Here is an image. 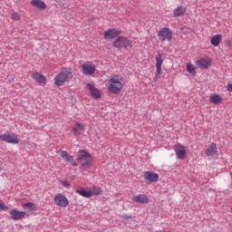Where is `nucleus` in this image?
Listing matches in <instances>:
<instances>
[{
  "mask_svg": "<svg viewBox=\"0 0 232 232\" xmlns=\"http://www.w3.org/2000/svg\"><path fill=\"white\" fill-rule=\"evenodd\" d=\"M0 140H2V142H7V144H19V138L17 134L14 132H6L0 135Z\"/></svg>",
  "mask_w": 232,
  "mask_h": 232,
  "instance_id": "7",
  "label": "nucleus"
},
{
  "mask_svg": "<svg viewBox=\"0 0 232 232\" xmlns=\"http://www.w3.org/2000/svg\"><path fill=\"white\" fill-rule=\"evenodd\" d=\"M187 72L190 73V75H195L197 73V67L192 63H188L186 64Z\"/></svg>",
  "mask_w": 232,
  "mask_h": 232,
  "instance_id": "28",
  "label": "nucleus"
},
{
  "mask_svg": "<svg viewBox=\"0 0 232 232\" xmlns=\"http://www.w3.org/2000/svg\"><path fill=\"white\" fill-rule=\"evenodd\" d=\"M77 157L81 164L80 169H82V168L90 169L93 166V157H92V154H89L88 151L80 150Z\"/></svg>",
  "mask_w": 232,
  "mask_h": 232,
  "instance_id": "3",
  "label": "nucleus"
},
{
  "mask_svg": "<svg viewBox=\"0 0 232 232\" xmlns=\"http://www.w3.org/2000/svg\"><path fill=\"white\" fill-rule=\"evenodd\" d=\"M144 180L145 182H159V174L153 171H145L144 172Z\"/></svg>",
  "mask_w": 232,
  "mask_h": 232,
  "instance_id": "17",
  "label": "nucleus"
},
{
  "mask_svg": "<svg viewBox=\"0 0 232 232\" xmlns=\"http://www.w3.org/2000/svg\"><path fill=\"white\" fill-rule=\"evenodd\" d=\"M72 134L75 137H79L83 133V131H86V125L82 124V122L75 121L72 129Z\"/></svg>",
  "mask_w": 232,
  "mask_h": 232,
  "instance_id": "13",
  "label": "nucleus"
},
{
  "mask_svg": "<svg viewBox=\"0 0 232 232\" xmlns=\"http://www.w3.org/2000/svg\"><path fill=\"white\" fill-rule=\"evenodd\" d=\"M87 90L89 91V93L91 95V97H92V99H96L99 100L101 99V90H99L98 88L95 87V83H93V82H91L89 83H87Z\"/></svg>",
  "mask_w": 232,
  "mask_h": 232,
  "instance_id": "10",
  "label": "nucleus"
},
{
  "mask_svg": "<svg viewBox=\"0 0 232 232\" xmlns=\"http://www.w3.org/2000/svg\"><path fill=\"white\" fill-rule=\"evenodd\" d=\"M122 77L116 75L109 80L107 90L111 93H114L117 95V93H121L122 88H124V84H122Z\"/></svg>",
  "mask_w": 232,
  "mask_h": 232,
  "instance_id": "2",
  "label": "nucleus"
},
{
  "mask_svg": "<svg viewBox=\"0 0 232 232\" xmlns=\"http://www.w3.org/2000/svg\"><path fill=\"white\" fill-rule=\"evenodd\" d=\"M31 5L39 10H46V3L43 0H32Z\"/></svg>",
  "mask_w": 232,
  "mask_h": 232,
  "instance_id": "22",
  "label": "nucleus"
},
{
  "mask_svg": "<svg viewBox=\"0 0 232 232\" xmlns=\"http://www.w3.org/2000/svg\"><path fill=\"white\" fill-rule=\"evenodd\" d=\"M53 202L58 208H68V206H70L68 198L63 193L56 194L53 198Z\"/></svg>",
  "mask_w": 232,
  "mask_h": 232,
  "instance_id": "5",
  "label": "nucleus"
},
{
  "mask_svg": "<svg viewBox=\"0 0 232 232\" xmlns=\"http://www.w3.org/2000/svg\"><path fill=\"white\" fill-rule=\"evenodd\" d=\"M198 68H201V70H208V68L211 67V58H200L195 62Z\"/></svg>",
  "mask_w": 232,
  "mask_h": 232,
  "instance_id": "16",
  "label": "nucleus"
},
{
  "mask_svg": "<svg viewBox=\"0 0 232 232\" xmlns=\"http://www.w3.org/2000/svg\"><path fill=\"white\" fill-rule=\"evenodd\" d=\"M158 37L161 43L173 39V31L168 27H163L158 32Z\"/></svg>",
  "mask_w": 232,
  "mask_h": 232,
  "instance_id": "6",
  "label": "nucleus"
},
{
  "mask_svg": "<svg viewBox=\"0 0 232 232\" xmlns=\"http://www.w3.org/2000/svg\"><path fill=\"white\" fill-rule=\"evenodd\" d=\"M227 90L232 93V82L227 83Z\"/></svg>",
  "mask_w": 232,
  "mask_h": 232,
  "instance_id": "32",
  "label": "nucleus"
},
{
  "mask_svg": "<svg viewBox=\"0 0 232 232\" xmlns=\"http://www.w3.org/2000/svg\"><path fill=\"white\" fill-rule=\"evenodd\" d=\"M71 79H73V70L72 68H63L60 73L55 75L53 81L55 86L59 87L64 86Z\"/></svg>",
  "mask_w": 232,
  "mask_h": 232,
  "instance_id": "1",
  "label": "nucleus"
},
{
  "mask_svg": "<svg viewBox=\"0 0 232 232\" xmlns=\"http://www.w3.org/2000/svg\"><path fill=\"white\" fill-rule=\"evenodd\" d=\"M122 34V30L112 28L103 32L105 41H113L115 37H119Z\"/></svg>",
  "mask_w": 232,
  "mask_h": 232,
  "instance_id": "8",
  "label": "nucleus"
},
{
  "mask_svg": "<svg viewBox=\"0 0 232 232\" xmlns=\"http://www.w3.org/2000/svg\"><path fill=\"white\" fill-rule=\"evenodd\" d=\"M15 80L14 79V78H12L11 80H10V82H14Z\"/></svg>",
  "mask_w": 232,
  "mask_h": 232,
  "instance_id": "35",
  "label": "nucleus"
},
{
  "mask_svg": "<svg viewBox=\"0 0 232 232\" xmlns=\"http://www.w3.org/2000/svg\"><path fill=\"white\" fill-rule=\"evenodd\" d=\"M174 151L179 160H184V159H186L187 157L186 148L182 144L177 143L174 146Z\"/></svg>",
  "mask_w": 232,
  "mask_h": 232,
  "instance_id": "11",
  "label": "nucleus"
},
{
  "mask_svg": "<svg viewBox=\"0 0 232 232\" xmlns=\"http://www.w3.org/2000/svg\"><path fill=\"white\" fill-rule=\"evenodd\" d=\"M60 183L62 184V186H63V188H70L71 186L70 181L66 179L61 180Z\"/></svg>",
  "mask_w": 232,
  "mask_h": 232,
  "instance_id": "31",
  "label": "nucleus"
},
{
  "mask_svg": "<svg viewBox=\"0 0 232 232\" xmlns=\"http://www.w3.org/2000/svg\"><path fill=\"white\" fill-rule=\"evenodd\" d=\"M75 192L80 195L81 197H83L84 198H90V190L86 189V188L80 187L76 188Z\"/></svg>",
  "mask_w": 232,
  "mask_h": 232,
  "instance_id": "24",
  "label": "nucleus"
},
{
  "mask_svg": "<svg viewBox=\"0 0 232 232\" xmlns=\"http://www.w3.org/2000/svg\"><path fill=\"white\" fill-rule=\"evenodd\" d=\"M9 215L12 220H23L27 214L25 211H19L16 208H13L9 211Z\"/></svg>",
  "mask_w": 232,
  "mask_h": 232,
  "instance_id": "15",
  "label": "nucleus"
},
{
  "mask_svg": "<svg viewBox=\"0 0 232 232\" xmlns=\"http://www.w3.org/2000/svg\"><path fill=\"white\" fill-rule=\"evenodd\" d=\"M153 81H154L155 82H157V81H159V78H158L157 76H155V77L153 78Z\"/></svg>",
  "mask_w": 232,
  "mask_h": 232,
  "instance_id": "34",
  "label": "nucleus"
},
{
  "mask_svg": "<svg viewBox=\"0 0 232 232\" xmlns=\"http://www.w3.org/2000/svg\"><path fill=\"white\" fill-rule=\"evenodd\" d=\"M11 19L13 21H21V15L17 12H14L11 14Z\"/></svg>",
  "mask_w": 232,
  "mask_h": 232,
  "instance_id": "29",
  "label": "nucleus"
},
{
  "mask_svg": "<svg viewBox=\"0 0 232 232\" xmlns=\"http://www.w3.org/2000/svg\"><path fill=\"white\" fill-rule=\"evenodd\" d=\"M81 68L83 75H93V73H95L97 70V68L92 62H86L81 66Z\"/></svg>",
  "mask_w": 232,
  "mask_h": 232,
  "instance_id": "9",
  "label": "nucleus"
},
{
  "mask_svg": "<svg viewBox=\"0 0 232 232\" xmlns=\"http://www.w3.org/2000/svg\"><path fill=\"white\" fill-rule=\"evenodd\" d=\"M223 99L220 94L214 93L209 96V102L210 104H214L215 106H218L222 104Z\"/></svg>",
  "mask_w": 232,
  "mask_h": 232,
  "instance_id": "20",
  "label": "nucleus"
},
{
  "mask_svg": "<svg viewBox=\"0 0 232 232\" xmlns=\"http://www.w3.org/2000/svg\"><path fill=\"white\" fill-rule=\"evenodd\" d=\"M162 64H164V59L161 53H158L156 56V72L158 75H162Z\"/></svg>",
  "mask_w": 232,
  "mask_h": 232,
  "instance_id": "18",
  "label": "nucleus"
},
{
  "mask_svg": "<svg viewBox=\"0 0 232 232\" xmlns=\"http://www.w3.org/2000/svg\"><path fill=\"white\" fill-rule=\"evenodd\" d=\"M132 200L134 202H137L138 204H150V199L148 198V196L144 194H140L132 197Z\"/></svg>",
  "mask_w": 232,
  "mask_h": 232,
  "instance_id": "19",
  "label": "nucleus"
},
{
  "mask_svg": "<svg viewBox=\"0 0 232 232\" xmlns=\"http://www.w3.org/2000/svg\"><path fill=\"white\" fill-rule=\"evenodd\" d=\"M113 48L122 50V48H133V42L126 36H118L117 39L112 43Z\"/></svg>",
  "mask_w": 232,
  "mask_h": 232,
  "instance_id": "4",
  "label": "nucleus"
},
{
  "mask_svg": "<svg viewBox=\"0 0 232 232\" xmlns=\"http://www.w3.org/2000/svg\"><path fill=\"white\" fill-rule=\"evenodd\" d=\"M205 154L208 157V159H213V157L217 156V145L215 143H211Z\"/></svg>",
  "mask_w": 232,
  "mask_h": 232,
  "instance_id": "21",
  "label": "nucleus"
},
{
  "mask_svg": "<svg viewBox=\"0 0 232 232\" xmlns=\"http://www.w3.org/2000/svg\"><path fill=\"white\" fill-rule=\"evenodd\" d=\"M89 193H91V197H97V195H101L102 193V188L94 187L89 190Z\"/></svg>",
  "mask_w": 232,
  "mask_h": 232,
  "instance_id": "27",
  "label": "nucleus"
},
{
  "mask_svg": "<svg viewBox=\"0 0 232 232\" xmlns=\"http://www.w3.org/2000/svg\"><path fill=\"white\" fill-rule=\"evenodd\" d=\"M220 43H222V34H216L210 39V44H212V46H219Z\"/></svg>",
  "mask_w": 232,
  "mask_h": 232,
  "instance_id": "26",
  "label": "nucleus"
},
{
  "mask_svg": "<svg viewBox=\"0 0 232 232\" xmlns=\"http://www.w3.org/2000/svg\"><path fill=\"white\" fill-rule=\"evenodd\" d=\"M59 153L64 162H70L71 166H73V168H77V166H79L75 159H73L66 150H60Z\"/></svg>",
  "mask_w": 232,
  "mask_h": 232,
  "instance_id": "12",
  "label": "nucleus"
},
{
  "mask_svg": "<svg viewBox=\"0 0 232 232\" xmlns=\"http://www.w3.org/2000/svg\"><path fill=\"white\" fill-rule=\"evenodd\" d=\"M174 17H182V15H184V14H186V6L184 5H178L174 11Z\"/></svg>",
  "mask_w": 232,
  "mask_h": 232,
  "instance_id": "23",
  "label": "nucleus"
},
{
  "mask_svg": "<svg viewBox=\"0 0 232 232\" xmlns=\"http://www.w3.org/2000/svg\"><path fill=\"white\" fill-rule=\"evenodd\" d=\"M23 209L29 210L30 213H34V211H37V206L33 202H27L22 205Z\"/></svg>",
  "mask_w": 232,
  "mask_h": 232,
  "instance_id": "25",
  "label": "nucleus"
},
{
  "mask_svg": "<svg viewBox=\"0 0 232 232\" xmlns=\"http://www.w3.org/2000/svg\"><path fill=\"white\" fill-rule=\"evenodd\" d=\"M0 211H8V207L0 199Z\"/></svg>",
  "mask_w": 232,
  "mask_h": 232,
  "instance_id": "30",
  "label": "nucleus"
},
{
  "mask_svg": "<svg viewBox=\"0 0 232 232\" xmlns=\"http://www.w3.org/2000/svg\"><path fill=\"white\" fill-rule=\"evenodd\" d=\"M32 79L35 81L37 84H39V86H44V87L46 86V82H47L46 76L41 74V72H33Z\"/></svg>",
  "mask_w": 232,
  "mask_h": 232,
  "instance_id": "14",
  "label": "nucleus"
},
{
  "mask_svg": "<svg viewBox=\"0 0 232 232\" xmlns=\"http://www.w3.org/2000/svg\"><path fill=\"white\" fill-rule=\"evenodd\" d=\"M3 169L0 167V171L2 170Z\"/></svg>",
  "mask_w": 232,
  "mask_h": 232,
  "instance_id": "36",
  "label": "nucleus"
},
{
  "mask_svg": "<svg viewBox=\"0 0 232 232\" xmlns=\"http://www.w3.org/2000/svg\"><path fill=\"white\" fill-rule=\"evenodd\" d=\"M124 218L125 220H129V218H131V216H125Z\"/></svg>",
  "mask_w": 232,
  "mask_h": 232,
  "instance_id": "33",
  "label": "nucleus"
}]
</instances>
